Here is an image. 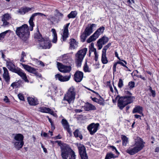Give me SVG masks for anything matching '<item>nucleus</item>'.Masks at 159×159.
<instances>
[{"label": "nucleus", "instance_id": "obj_1", "mask_svg": "<svg viewBox=\"0 0 159 159\" xmlns=\"http://www.w3.org/2000/svg\"><path fill=\"white\" fill-rule=\"evenodd\" d=\"M130 90H128L125 89L124 90L125 95L120 96L118 95L116 98V99L118 98L117 101V106L120 110H122L125 107L129 104L133 102L135 98L132 96V93L130 91Z\"/></svg>", "mask_w": 159, "mask_h": 159}, {"label": "nucleus", "instance_id": "obj_2", "mask_svg": "<svg viewBox=\"0 0 159 159\" xmlns=\"http://www.w3.org/2000/svg\"><path fill=\"white\" fill-rule=\"evenodd\" d=\"M53 144L57 143L60 147L61 150V156L63 159H67L69 156H70L69 159H75L76 155L73 151L68 144L63 143H62L61 140L52 141Z\"/></svg>", "mask_w": 159, "mask_h": 159}, {"label": "nucleus", "instance_id": "obj_3", "mask_svg": "<svg viewBox=\"0 0 159 159\" xmlns=\"http://www.w3.org/2000/svg\"><path fill=\"white\" fill-rule=\"evenodd\" d=\"M16 35L23 41L26 42L30 37V32L28 25L24 24L16 27L15 31Z\"/></svg>", "mask_w": 159, "mask_h": 159}, {"label": "nucleus", "instance_id": "obj_4", "mask_svg": "<svg viewBox=\"0 0 159 159\" xmlns=\"http://www.w3.org/2000/svg\"><path fill=\"white\" fill-rule=\"evenodd\" d=\"M6 63L7 67L10 70L17 74L25 82L28 83L29 82V81L27 78L26 74L24 72H23L20 68L19 67L16 68L15 65L11 61H7Z\"/></svg>", "mask_w": 159, "mask_h": 159}, {"label": "nucleus", "instance_id": "obj_5", "mask_svg": "<svg viewBox=\"0 0 159 159\" xmlns=\"http://www.w3.org/2000/svg\"><path fill=\"white\" fill-rule=\"evenodd\" d=\"M76 91L75 88L72 86L68 90L66 93L65 94L63 100L66 101L69 104L74 102L75 99Z\"/></svg>", "mask_w": 159, "mask_h": 159}, {"label": "nucleus", "instance_id": "obj_6", "mask_svg": "<svg viewBox=\"0 0 159 159\" xmlns=\"http://www.w3.org/2000/svg\"><path fill=\"white\" fill-rule=\"evenodd\" d=\"M87 51V48H84L79 50L77 53H76L75 61L77 67L81 66L82 62L86 55Z\"/></svg>", "mask_w": 159, "mask_h": 159}, {"label": "nucleus", "instance_id": "obj_7", "mask_svg": "<svg viewBox=\"0 0 159 159\" xmlns=\"http://www.w3.org/2000/svg\"><path fill=\"white\" fill-rule=\"evenodd\" d=\"M79 154L81 159H89L85 147L83 144L77 143Z\"/></svg>", "mask_w": 159, "mask_h": 159}, {"label": "nucleus", "instance_id": "obj_8", "mask_svg": "<svg viewBox=\"0 0 159 159\" xmlns=\"http://www.w3.org/2000/svg\"><path fill=\"white\" fill-rule=\"evenodd\" d=\"M57 68L59 70L63 73H69L72 70L71 66H67L57 62Z\"/></svg>", "mask_w": 159, "mask_h": 159}, {"label": "nucleus", "instance_id": "obj_9", "mask_svg": "<svg viewBox=\"0 0 159 159\" xmlns=\"http://www.w3.org/2000/svg\"><path fill=\"white\" fill-rule=\"evenodd\" d=\"M100 126L98 123H92L88 125L87 127L90 134L93 135L98 129Z\"/></svg>", "mask_w": 159, "mask_h": 159}, {"label": "nucleus", "instance_id": "obj_10", "mask_svg": "<svg viewBox=\"0 0 159 159\" xmlns=\"http://www.w3.org/2000/svg\"><path fill=\"white\" fill-rule=\"evenodd\" d=\"M145 144V142L143 141V139L142 138H139L136 141H135L134 146L139 152L143 149L144 147Z\"/></svg>", "mask_w": 159, "mask_h": 159}, {"label": "nucleus", "instance_id": "obj_11", "mask_svg": "<svg viewBox=\"0 0 159 159\" xmlns=\"http://www.w3.org/2000/svg\"><path fill=\"white\" fill-rule=\"evenodd\" d=\"M84 73L81 71L77 70L74 74V80L76 82H80L82 80Z\"/></svg>", "mask_w": 159, "mask_h": 159}, {"label": "nucleus", "instance_id": "obj_12", "mask_svg": "<svg viewBox=\"0 0 159 159\" xmlns=\"http://www.w3.org/2000/svg\"><path fill=\"white\" fill-rule=\"evenodd\" d=\"M39 109V111L41 112L49 113L54 116H57V114L54 113L52 110L48 107H40Z\"/></svg>", "mask_w": 159, "mask_h": 159}, {"label": "nucleus", "instance_id": "obj_13", "mask_svg": "<svg viewBox=\"0 0 159 159\" xmlns=\"http://www.w3.org/2000/svg\"><path fill=\"white\" fill-rule=\"evenodd\" d=\"M70 24V23H67L64 26V29L62 35V39L63 41H66L67 38L69 36V34L68 28Z\"/></svg>", "mask_w": 159, "mask_h": 159}, {"label": "nucleus", "instance_id": "obj_14", "mask_svg": "<svg viewBox=\"0 0 159 159\" xmlns=\"http://www.w3.org/2000/svg\"><path fill=\"white\" fill-rule=\"evenodd\" d=\"M39 46L43 49H49L51 47L52 44L50 41L45 40L44 39V40L39 43Z\"/></svg>", "mask_w": 159, "mask_h": 159}, {"label": "nucleus", "instance_id": "obj_15", "mask_svg": "<svg viewBox=\"0 0 159 159\" xmlns=\"http://www.w3.org/2000/svg\"><path fill=\"white\" fill-rule=\"evenodd\" d=\"M83 107L84 110L86 111H94L96 110V108L94 105L88 102L85 103Z\"/></svg>", "mask_w": 159, "mask_h": 159}, {"label": "nucleus", "instance_id": "obj_16", "mask_svg": "<svg viewBox=\"0 0 159 159\" xmlns=\"http://www.w3.org/2000/svg\"><path fill=\"white\" fill-rule=\"evenodd\" d=\"M96 27V24H92L90 25V26L87 27L83 32L88 36L93 33V27Z\"/></svg>", "mask_w": 159, "mask_h": 159}, {"label": "nucleus", "instance_id": "obj_17", "mask_svg": "<svg viewBox=\"0 0 159 159\" xmlns=\"http://www.w3.org/2000/svg\"><path fill=\"white\" fill-rule=\"evenodd\" d=\"M28 102L30 106H35L39 104V101L37 98L28 97L27 98Z\"/></svg>", "mask_w": 159, "mask_h": 159}, {"label": "nucleus", "instance_id": "obj_18", "mask_svg": "<svg viewBox=\"0 0 159 159\" xmlns=\"http://www.w3.org/2000/svg\"><path fill=\"white\" fill-rule=\"evenodd\" d=\"M70 75L69 76H63L60 74H57L55 75V77L61 82H65L68 81L70 78Z\"/></svg>", "mask_w": 159, "mask_h": 159}, {"label": "nucleus", "instance_id": "obj_19", "mask_svg": "<svg viewBox=\"0 0 159 159\" xmlns=\"http://www.w3.org/2000/svg\"><path fill=\"white\" fill-rule=\"evenodd\" d=\"M70 44L69 48L71 49H74L78 47L79 43L74 38H71L70 39L69 42Z\"/></svg>", "mask_w": 159, "mask_h": 159}, {"label": "nucleus", "instance_id": "obj_20", "mask_svg": "<svg viewBox=\"0 0 159 159\" xmlns=\"http://www.w3.org/2000/svg\"><path fill=\"white\" fill-rule=\"evenodd\" d=\"M3 69L4 70L3 78L7 84H9L10 81V77L9 75L8 70L5 67H3Z\"/></svg>", "mask_w": 159, "mask_h": 159}, {"label": "nucleus", "instance_id": "obj_21", "mask_svg": "<svg viewBox=\"0 0 159 159\" xmlns=\"http://www.w3.org/2000/svg\"><path fill=\"white\" fill-rule=\"evenodd\" d=\"M32 7H25L21 8L17 11V12L20 15H24L32 9Z\"/></svg>", "mask_w": 159, "mask_h": 159}, {"label": "nucleus", "instance_id": "obj_22", "mask_svg": "<svg viewBox=\"0 0 159 159\" xmlns=\"http://www.w3.org/2000/svg\"><path fill=\"white\" fill-rule=\"evenodd\" d=\"M143 107L140 106L136 105L134 108L133 111V113H138L142 115L143 116Z\"/></svg>", "mask_w": 159, "mask_h": 159}, {"label": "nucleus", "instance_id": "obj_23", "mask_svg": "<svg viewBox=\"0 0 159 159\" xmlns=\"http://www.w3.org/2000/svg\"><path fill=\"white\" fill-rule=\"evenodd\" d=\"M15 148L18 150H20L22 148L24 145V141H16L13 142Z\"/></svg>", "mask_w": 159, "mask_h": 159}, {"label": "nucleus", "instance_id": "obj_24", "mask_svg": "<svg viewBox=\"0 0 159 159\" xmlns=\"http://www.w3.org/2000/svg\"><path fill=\"white\" fill-rule=\"evenodd\" d=\"M105 28L104 26H102L98 29L96 31L93 33L97 38L102 34L104 32Z\"/></svg>", "mask_w": 159, "mask_h": 159}, {"label": "nucleus", "instance_id": "obj_25", "mask_svg": "<svg viewBox=\"0 0 159 159\" xmlns=\"http://www.w3.org/2000/svg\"><path fill=\"white\" fill-rule=\"evenodd\" d=\"M126 152L131 155H133L138 152L139 151L134 146L133 148H129L126 150Z\"/></svg>", "mask_w": 159, "mask_h": 159}, {"label": "nucleus", "instance_id": "obj_26", "mask_svg": "<svg viewBox=\"0 0 159 159\" xmlns=\"http://www.w3.org/2000/svg\"><path fill=\"white\" fill-rule=\"evenodd\" d=\"M38 32L37 33H35L34 34V39H38L39 42H43L44 40V38L43 37L39 30H38Z\"/></svg>", "mask_w": 159, "mask_h": 159}, {"label": "nucleus", "instance_id": "obj_27", "mask_svg": "<svg viewBox=\"0 0 159 159\" xmlns=\"http://www.w3.org/2000/svg\"><path fill=\"white\" fill-rule=\"evenodd\" d=\"M73 134L74 137L76 138L79 137L81 140H82L83 138L81 132L78 129H76L73 132Z\"/></svg>", "mask_w": 159, "mask_h": 159}, {"label": "nucleus", "instance_id": "obj_28", "mask_svg": "<svg viewBox=\"0 0 159 159\" xmlns=\"http://www.w3.org/2000/svg\"><path fill=\"white\" fill-rule=\"evenodd\" d=\"M52 33L53 39L52 42L54 43H56L57 40V34L55 29L53 28L51 29Z\"/></svg>", "mask_w": 159, "mask_h": 159}, {"label": "nucleus", "instance_id": "obj_29", "mask_svg": "<svg viewBox=\"0 0 159 159\" xmlns=\"http://www.w3.org/2000/svg\"><path fill=\"white\" fill-rule=\"evenodd\" d=\"M24 137L23 135L21 134H16L14 137V139L17 141H24Z\"/></svg>", "mask_w": 159, "mask_h": 159}, {"label": "nucleus", "instance_id": "obj_30", "mask_svg": "<svg viewBox=\"0 0 159 159\" xmlns=\"http://www.w3.org/2000/svg\"><path fill=\"white\" fill-rule=\"evenodd\" d=\"M109 40L108 38L104 35L98 40V42H101L102 43V44H105L108 42Z\"/></svg>", "mask_w": 159, "mask_h": 159}, {"label": "nucleus", "instance_id": "obj_31", "mask_svg": "<svg viewBox=\"0 0 159 159\" xmlns=\"http://www.w3.org/2000/svg\"><path fill=\"white\" fill-rule=\"evenodd\" d=\"M121 137L123 146H126L128 142V138L125 135L123 134L121 135Z\"/></svg>", "mask_w": 159, "mask_h": 159}, {"label": "nucleus", "instance_id": "obj_32", "mask_svg": "<svg viewBox=\"0 0 159 159\" xmlns=\"http://www.w3.org/2000/svg\"><path fill=\"white\" fill-rule=\"evenodd\" d=\"M101 61L103 64H105L108 62L107 58L106 57V53H102Z\"/></svg>", "mask_w": 159, "mask_h": 159}, {"label": "nucleus", "instance_id": "obj_33", "mask_svg": "<svg viewBox=\"0 0 159 159\" xmlns=\"http://www.w3.org/2000/svg\"><path fill=\"white\" fill-rule=\"evenodd\" d=\"M98 38L93 34L91 36L86 40L87 43H89L93 41H94Z\"/></svg>", "mask_w": 159, "mask_h": 159}, {"label": "nucleus", "instance_id": "obj_34", "mask_svg": "<svg viewBox=\"0 0 159 159\" xmlns=\"http://www.w3.org/2000/svg\"><path fill=\"white\" fill-rule=\"evenodd\" d=\"M118 156H115L111 152L107 153L105 159H111V158H115L117 157Z\"/></svg>", "mask_w": 159, "mask_h": 159}, {"label": "nucleus", "instance_id": "obj_35", "mask_svg": "<svg viewBox=\"0 0 159 159\" xmlns=\"http://www.w3.org/2000/svg\"><path fill=\"white\" fill-rule=\"evenodd\" d=\"M77 14V12L76 11H72L68 15L67 17L69 19L74 18L76 17Z\"/></svg>", "mask_w": 159, "mask_h": 159}, {"label": "nucleus", "instance_id": "obj_36", "mask_svg": "<svg viewBox=\"0 0 159 159\" xmlns=\"http://www.w3.org/2000/svg\"><path fill=\"white\" fill-rule=\"evenodd\" d=\"M98 98L97 103L99 104L100 105L102 106H104L105 104V100L101 96H100V97Z\"/></svg>", "mask_w": 159, "mask_h": 159}, {"label": "nucleus", "instance_id": "obj_37", "mask_svg": "<svg viewBox=\"0 0 159 159\" xmlns=\"http://www.w3.org/2000/svg\"><path fill=\"white\" fill-rule=\"evenodd\" d=\"M61 123L64 129L70 126L67 120L65 118H63L62 119L61 121Z\"/></svg>", "mask_w": 159, "mask_h": 159}, {"label": "nucleus", "instance_id": "obj_38", "mask_svg": "<svg viewBox=\"0 0 159 159\" xmlns=\"http://www.w3.org/2000/svg\"><path fill=\"white\" fill-rule=\"evenodd\" d=\"M21 83V81L20 80H18L17 82H13L11 84V86L13 88L14 87L17 88L20 85Z\"/></svg>", "mask_w": 159, "mask_h": 159}, {"label": "nucleus", "instance_id": "obj_39", "mask_svg": "<svg viewBox=\"0 0 159 159\" xmlns=\"http://www.w3.org/2000/svg\"><path fill=\"white\" fill-rule=\"evenodd\" d=\"M40 15L41 16H45V15H44V14L42 13H39V12L35 13H34L33 14L31 15V16L30 17L29 20V21H33V20L34 19V17L35 16H36L37 15Z\"/></svg>", "mask_w": 159, "mask_h": 159}, {"label": "nucleus", "instance_id": "obj_40", "mask_svg": "<svg viewBox=\"0 0 159 159\" xmlns=\"http://www.w3.org/2000/svg\"><path fill=\"white\" fill-rule=\"evenodd\" d=\"M88 36L84 32L81 33L80 36V41L83 43L84 42Z\"/></svg>", "mask_w": 159, "mask_h": 159}, {"label": "nucleus", "instance_id": "obj_41", "mask_svg": "<svg viewBox=\"0 0 159 159\" xmlns=\"http://www.w3.org/2000/svg\"><path fill=\"white\" fill-rule=\"evenodd\" d=\"M83 69L85 72H91V70H90L86 61L85 62Z\"/></svg>", "mask_w": 159, "mask_h": 159}, {"label": "nucleus", "instance_id": "obj_42", "mask_svg": "<svg viewBox=\"0 0 159 159\" xmlns=\"http://www.w3.org/2000/svg\"><path fill=\"white\" fill-rule=\"evenodd\" d=\"M111 43L109 42L107 45H105L102 49V53H106L107 50L111 46Z\"/></svg>", "mask_w": 159, "mask_h": 159}, {"label": "nucleus", "instance_id": "obj_43", "mask_svg": "<svg viewBox=\"0 0 159 159\" xmlns=\"http://www.w3.org/2000/svg\"><path fill=\"white\" fill-rule=\"evenodd\" d=\"M22 65L24 68L29 72H30V71H31V69H33V67H32L31 66H29L27 65H25L23 64H22Z\"/></svg>", "mask_w": 159, "mask_h": 159}, {"label": "nucleus", "instance_id": "obj_44", "mask_svg": "<svg viewBox=\"0 0 159 159\" xmlns=\"http://www.w3.org/2000/svg\"><path fill=\"white\" fill-rule=\"evenodd\" d=\"M9 32H10L11 30H7L0 33V40L1 39H3L4 38L5 36L6 35V34Z\"/></svg>", "mask_w": 159, "mask_h": 159}, {"label": "nucleus", "instance_id": "obj_45", "mask_svg": "<svg viewBox=\"0 0 159 159\" xmlns=\"http://www.w3.org/2000/svg\"><path fill=\"white\" fill-rule=\"evenodd\" d=\"M29 24L30 25L29 30L30 31H32L33 30V28L35 26L34 24L33 21H29Z\"/></svg>", "mask_w": 159, "mask_h": 159}, {"label": "nucleus", "instance_id": "obj_46", "mask_svg": "<svg viewBox=\"0 0 159 159\" xmlns=\"http://www.w3.org/2000/svg\"><path fill=\"white\" fill-rule=\"evenodd\" d=\"M61 58L62 61H67L69 59V57L67 54H64L61 56Z\"/></svg>", "mask_w": 159, "mask_h": 159}, {"label": "nucleus", "instance_id": "obj_47", "mask_svg": "<svg viewBox=\"0 0 159 159\" xmlns=\"http://www.w3.org/2000/svg\"><path fill=\"white\" fill-rule=\"evenodd\" d=\"M124 85L123 81L121 79H119V82L118 84V86L120 88H121Z\"/></svg>", "mask_w": 159, "mask_h": 159}, {"label": "nucleus", "instance_id": "obj_48", "mask_svg": "<svg viewBox=\"0 0 159 159\" xmlns=\"http://www.w3.org/2000/svg\"><path fill=\"white\" fill-rule=\"evenodd\" d=\"M18 97L20 100L23 101H25V97L22 93H19L18 94Z\"/></svg>", "mask_w": 159, "mask_h": 159}, {"label": "nucleus", "instance_id": "obj_49", "mask_svg": "<svg viewBox=\"0 0 159 159\" xmlns=\"http://www.w3.org/2000/svg\"><path fill=\"white\" fill-rule=\"evenodd\" d=\"M128 85L129 86V88L132 89L135 86V83L134 81H130L129 82Z\"/></svg>", "mask_w": 159, "mask_h": 159}, {"label": "nucleus", "instance_id": "obj_50", "mask_svg": "<svg viewBox=\"0 0 159 159\" xmlns=\"http://www.w3.org/2000/svg\"><path fill=\"white\" fill-rule=\"evenodd\" d=\"M149 90L151 93L152 97H155L156 94L155 90H152V87L150 86H149Z\"/></svg>", "mask_w": 159, "mask_h": 159}, {"label": "nucleus", "instance_id": "obj_51", "mask_svg": "<svg viewBox=\"0 0 159 159\" xmlns=\"http://www.w3.org/2000/svg\"><path fill=\"white\" fill-rule=\"evenodd\" d=\"M9 15L8 14H5L3 16L2 20H3V19H4L5 20H9Z\"/></svg>", "mask_w": 159, "mask_h": 159}, {"label": "nucleus", "instance_id": "obj_52", "mask_svg": "<svg viewBox=\"0 0 159 159\" xmlns=\"http://www.w3.org/2000/svg\"><path fill=\"white\" fill-rule=\"evenodd\" d=\"M117 63L118 64H120L123 66L125 67L126 69H127L126 70H128L129 71H130V70L128 68L127 66L122 62L120 61H117Z\"/></svg>", "mask_w": 159, "mask_h": 159}, {"label": "nucleus", "instance_id": "obj_53", "mask_svg": "<svg viewBox=\"0 0 159 159\" xmlns=\"http://www.w3.org/2000/svg\"><path fill=\"white\" fill-rule=\"evenodd\" d=\"M64 129H66L68 132V133L69 134L70 136H72V131L71 130V129L70 127V126L65 128Z\"/></svg>", "mask_w": 159, "mask_h": 159}, {"label": "nucleus", "instance_id": "obj_54", "mask_svg": "<svg viewBox=\"0 0 159 159\" xmlns=\"http://www.w3.org/2000/svg\"><path fill=\"white\" fill-rule=\"evenodd\" d=\"M97 44L98 45V49L100 50L101 49L102 47V45H103L102 44V43L101 42H98V40L97 42Z\"/></svg>", "mask_w": 159, "mask_h": 159}, {"label": "nucleus", "instance_id": "obj_55", "mask_svg": "<svg viewBox=\"0 0 159 159\" xmlns=\"http://www.w3.org/2000/svg\"><path fill=\"white\" fill-rule=\"evenodd\" d=\"M55 11L57 13V16H61V17L63 16V14L61 13L58 10L56 9Z\"/></svg>", "mask_w": 159, "mask_h": 159}, {"label": "nucleus", "instance_id": "obj_56", "mask_svg": "<svg viewBox=\"0 0 159 159\" xmlns=\"http://www.w3.org/2000/svg\"><path fill=\"white\" fill-rule=\"evenodd\" d=\"M118 64L117 63V61L116 62H115L114 64H113V73H114L116 71V67L117 65Z\"/></svg>", "mask_w": 159, "mask_h": 159}, {"label": "nucleus", "instance_id": "obj_57", "mask_svg": "<svg viewBox=\"0 0 159 159\" xmlns=\"http://www.w3.org/2000/svg\"><path fill=\"white\" fill-rule=\"evenodd\" d=\"M89 55L90 54V53H91L90 51H91L92 52H94V54L95 53H97L96 49L95 48H89Z\"/></svg>", "mask_w": 159, "mask_h": 159}, {"label": "nucleus", "instance_id": "obj_58", "mask_svg": "<svg viewBox=\"0 0 159 159\" xmlns=\"http://www.w3.org/2000/svg\"><path fill=\"white\" fill-rule=\"evenodd\" d=\"M34 75L38 78H41L42 77L41 74L39 73L37 71L34 73Z\"/></svg>", "mask_w": 159, "mask_h": 159}, {"label": "nucleus", "instance_id": "obj_59", "mask_svg": "<svg viewBox=\"0 0 159 159\" xmlns=\"http://www.w3.org/2000/svg\"><path fill=\"white\" fill-rule=\"evenodd\" d=\"M136 76L138 78H140L142 80H143V81L146 80V79L145 77H143L142 75H137L136 74Z\"/></svg>", "mask_w": 159, "mask_h": 159}, {"label": "nucleus", "instance_id": "obj_60", "mask_svg": "<svg viewBox=\"0 0 159 159\" xmlns=\"http://www.w3.org/2000/svg\"><path fill=\"white\" fill-rule=\"evenodd\" d=\"M2 21L3 22V26H6L9 24V23L7 21V20H5L3 19V20H2Z\"/></svg>", "mask_w": 159, "mask_h": 159}, {"label": "nucleus", "instance_id": "obj_61", "mask_svg": "<svg viewBox=\"0 0 159 159\" xmlns=\"http://www.w3.org/2000/svg\"><path fill=\"white\" fill-rule=\"evenodd\" d=\"M51 128L52 130H53L55 129V127L54 124V122H53L51 123Z\"/></svg>", "mask_w": 159, "mask_h": 159}, {"label": "nucleus", "instance_id": "obj_62", "mask_svg": "<svg viewBox=\"0 0 159 159\" xmlns=\"http://www.w3.org/2000/svg\"><path fill=\"white\" fill-rule=\"evenodd\" d=\"M32 69H33L31 70V71H30V73H31L34 74V73H35V72H36L37 71H36V69L34 67H33Z\"/></svg>", "mask_w": 159, "mask_h": 159}, {"label": "nucleus", "instance_id": "obj_63", "mask_svg": "<svg viewBox=\"0 0 159 159\" xmlns=\"http://www.w3.org/2000/svg\"><path fill=\"white\" fill-rule=\"evenodd\" d=\"M94 55H95V57H94V59L96 61H97L98 60V54L97 53H95Z\"/></svg>", "mask_w": 159, "mask_h": 159}, {"label": "nucleus", "instance_id": "obj_64", "mask_svg": "<svg viewBox=\"0 0 159 159\" xmlns=\"http://www.w3.org/2000/svg\"><path fill=\"white\" fill-rule=\"evenodd\" d=\"M134 117L136 119L139 118L141 119V116L139 115L135 114L134 115Z\"/></svg>", "mask_w": 159, "mask_h": 159}]
</instances>
